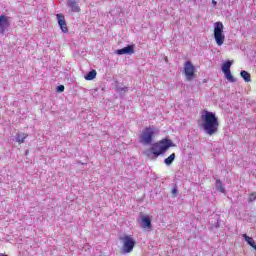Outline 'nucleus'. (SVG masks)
Instances as JSON below:
<instances>
[{"instance_id":"obj_16","label":"nucleus","mask_w":256,"mask_h":256,"mask_svg":"<svg viewBox=\"0 0 256 256\" xmlns=\"http://www.w3.org/2000/svg\"><path fill=\"white\" fill-rule=\"evenodd\" d=\"M216 189L217 191H220V193L225 192V187L223 186V183L219 179H216Z\"/></svg>"},{"instance_id":"obj_5","label":"nucleus","mask_w":256,"mask_h":256,"mask_svg":"<svg viewBox=\"0 0 256 256\" xmlns=\"http://www.w3.org/2000/svg\"><path fill=\"white\" fill-rule=\"evenodd\" d=\"M153 137H155V129L146 127L140 135V143H143L144 145H151V143H153Z\"/></svg>"},{"instance_id":"obj_4","label":"nucleus","mask_w":256,"mask_h":256,"mask_svg":"<svg viewBox=\"0 0 256 256\" xmlns=\"http://www.w3.org/2000/svg\"><path fill=\"white\" fill-rule=\"evenodd\" d=\"M120 241L122 242L123 253H131L135 249V239L131 235L121 236Z\"/></svg>"},{"instance_id":"obj_21","label":"nucleus","mask_w":256,"mask_h":256,"mask_svg":"<svg viewBox=\"0 0 256 256\" xmlns=\"http://www.w3.org/2000/svg\"><path fill=\"white\" fill-rule=\"evenodd\" d=\"M177 193H178L177 186H174L173 189H172V195H173V197H176V196H177Z\"/></svg>"},{"instance_id":"obj_10","label":"nucleus","mask_w":256,"mask_h":256,"mask_svg":"<svg viewBox=\"0 0 256 256\" xmlns=\"http://www.w3.org/2000/svg\"><path fill=\"white\" fill-rule=\"evenodd\" d=\"M67 5L69 8H71V11H73L74 13H81V7L77 5L76 0H68Z\"/></svg>"},{"instance_id":"obj_13","label":"nucleus","mask_w":256,"mask_h":256,"mask_svg":"<svg viewBox=\"0 0 256 256\" xmlns=\"http://www.w3.org/2000/svg\"><path fill=\"white\" fill-rule=\"evenodd\" d=\"M241 77L244 79L246 83H250L251 81V74L245 70L240 72Z\"/></svg>"},{"instance_id":"obj_20","label":"nucleus","mask_w":256,"mask_h":256,"mask_svg":"<svg viewBox=\"0 0 256 256\" xmlns=\"http://www.w3.org/2000/svg\"><path fill=\"white\" fill-rule=\"evenodd\" d=\"M57 91H58L59 93H63V91H65V86H64V85H59V86L57 87Z\"/></svg>"},{"instance_id":"obj_2","label":"nucleus","mask_w":256,"mask_h":256,"mask_svg":"<svg viewBox=\"0 0 256 256\" xmlns=\"http://www.w3.org/2000/svg\"><path fill=\"white\" fill-rule=\"evenodd\" d=\"M170 147H175V144L170 139L164 138L152 144L150 147V152L155 157H159V155H164V153L168 151Z\"/></svg>"},{"instance_id":"obj_7","label":"nucleus","mask_w":256,"mask_h":256,"mask_svg":"<svg viewBox=\"0 0 256 256\" xmlns=\"http://www.w3.org/2000/svg\"><path fill=\"white\" fill-rule=\"evenodd\" d=\"M9 27H11L9 18L5 15H0V35H3Z\"/></svg>"},{"instance_id":"obj_22","label":"nucleus","mask_w":256,"mask_h":256,"mask_svg":"<svg viewBox=\"0 0 256 256\" xmlns=\"http://www.w3.org/2000/svg\"><path fill=\"white\" fill-rule=\"evenodd\" d=\"M212 4L214 5V7H217V1L212 0Z\"/></svg>"},{"instance_id":"obj_11","label":"nucleus","mask_w":256,"mask_h":256,"mask_svg":"<svg viewBox=\"0 0 256 256\" xmlns=\"http://www.w3.org/2000/svg\"><path fill=\"white\" fill-rule=\"evenodd\" d=\"M142 227L143 229H151L152 225H151V219L149 218V216L142 217Z\"/></svg>"},{"instance_id":"obj_1","label":"nucleus","mask_w":256,"mask_h":256,"mask_svg":"<svg viewBox=\"0 0 256 256\" xmlns=\"http://www.w3.org/2000/svg\"><path fill=\"white\" fill-rule=\"evenodd\" d=\"M202 127L207 135H215L219 131V119L215 113L204 110L201 115Z\"/></svg>"},{"instance_id":"obj_12","label":"nucleus","mask_w":256,"mask_h":256,"mask_svg":"<svg viewBox=\"0 0 256 256\" xmlns=\"http://www.w3.org/2000/svg\"><path fill=\"white\" fill-rule=\"evenodd\" d=\"M29 135L27 133L18 134L16 136V141L19 145H22V143H25V139H27Z\"/></svg>"},{"instance_id":"obj_18","label":"nucleus","mask_w":256,"mask_h":256,"mask_svg":"<svg viewBox=\"0 0 256 256\" xmlns=\"http://www.w3.org/2000/svg\"><path fill=\"white\" fill-rule=\"evenodd\" d=\"M224 75H225L226 79H227L230 83H235V77H233V75L231 74V71L224 72Z\"/></svg>"},{"instance_id":"obj_6","label":"nucleus","mask_w":256,"mask_h":256,"mask_svg":"<svg viewBox=\"0 0 256 256\" xmlns=\"http://www.w3.org/2000/svg\"><path fill=\"white\" fill-rule=\"evenodd\" d=\"M195 70V65L191 61H187L184 63V75L186 77V81H193L195 77H197Z\"/></svg>"},{"instance_id":"obj_14","label":"nucleus","mask_w":256,"mask_h":256,"mask_svg":"<svg viewBox=\"0 0 256 256\" xmlns=\"http://www.w3.org/2000/svg\"><path fill=\"white\" fill-rule=\"evenodd\" d=\"M233 65V62L231 61H226L223 65H222V71L223 73H227L229 71H231V66Z\"/></svg>"},{"instance_id":"obj_15","label":"nucleus","mask_w":256,"mask_h":256,"mask_svg":"<svg viewBox=\"0 0 256 256\" xmlns=\"http://www.w3.org/2000/svg\"><path fill=\"white\" fill-rule=\"evenodd\" d=\"M95 77H97V71L92 70L84 77V79H86V81H93Z\"/></svg>"},{"instance_id":"obj_8","label":"nucleus","mask_w":256,"mask_h":256,"mask_svg":"<svg viewBox=\"0 0 256 256\" xmlns=\"http://www.w3.org/2000/svg\"><path fill=\"white\" fill-rule=\"evenodd\" d=\"M56 19L62 33H69V27H67V22L65 21V15L56 14Z\"/></svg>"},{"instance_id":"obj_3","label":"nucleus","mask_w":256,"mask_h":256,"mask_svg":"<svg viewBox=\"0 0 256 256\" xmlns=\"http://www.w3.org/2000/svg\"><path fill=\"white\" fill-rule=\"evenodd\" d=\"M223 22H216L214 24V39L218 47H221L225 43V34H223Z\"/></svg>"},{"instance_id":"obj_19","label":"nucleus","mask_w":256,"mask_h":256,"mask_svg":"<svg viewBox=\"0 0 256 256\" xmlns=\"http://www.w3.org/2000/svg\"><path fill=\"white\" fill-rule=\"evenodd\" d=\"M249 203H253V201H256V192H252L248 196Z\"/></svg>"},{"instance_id":"obj_9","label":"nucleus","mask_w":256,"mask_h":256,"mask_svg":"<svg viewBox=\"0 0 256 256\" xmlns=\"http://www.w3.org/2000/svg\"><path fill=\"white\" fill-rule=\"evenodd\" d=\"M133 53H135V46L133 45L116 50V55H133Z\"/></svg>"},{"instance_id":"obj_17","label":"nucleus","mask_w":256,"mask_h":256,"mask_svg":"<svg viewBox=\"0 0 256 256\" xmlns=\"http://www.w3.org/2000/svg\"><path fill=\"white\" fill-rule=\"evenodd\" d=\"M175 161V153H172L164 160L165 165H171Z\"/></svg>"}]
</instances>
